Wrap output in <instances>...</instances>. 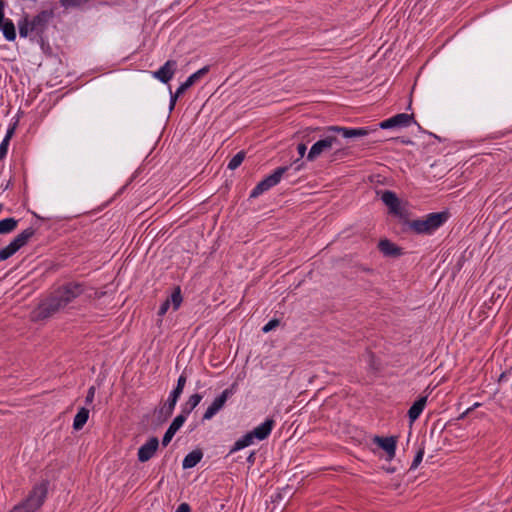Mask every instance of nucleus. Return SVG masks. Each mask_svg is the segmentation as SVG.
<instances>
[{"label":"nucleus","instance_id":"f257e3e1","mask_svg":"<svg viewBox=\"0 0 512 512\" xmlns=\"http://www.w3.org/2000/svg\"><path fill=\"white\" fill-rule=\"evenodd\" d=\"M84 289L80 283H68L55 290L48 298L43 300L34 315L37 319H46L64 309L75 298L83 293Z\"/></svg>","mask_w":512,"mask_h":512},{"label":"nucleus","instance_id":"f03ea898","mask_svg":"<svg viewBox=\"0 0 512 512\" xmlns=\"http://www.w3.org/2000/svg\"><path fill=\"white\" fill-rule=\"evenodd\" d=\"M333 151L331 154V161L342 160L348 155L346 148L342 146L341 141L336 135V132H328L324 138L315 142L307 154L308 161H314L324 153Z\"/></svg>","mask_w":512,"mask_h":512},{"label":"nucleus","instance_id":"7ed1b4c3","mask_svg":"<svg viewBox=\"0 0 512 512\" xmlns=\"http://www.w3.org/2000/svg\"><path fill=\"white\" fill-rule=\"evenodd\" d=\"M447 219V212H434L426 215L422 219L412 221L408 219V222H405V224L417 234H431L441 227Z\"/></svg>","mask_w":512,"mask_h":512},{"label":"nucleus","instance_id":"20e7f679","mask_svg":"<svg viewBox=\"0 0 512 512\" xmlns=\"http://www.w3.org/2000/svg\"><path fill=\"white\" fill-rule=\"evenodd\" d=\"M294 167L295 171H299L303 167V162L300 159L295 160L290 166L278 167L271 175L260 181L250 193V198H257L265 191L276 186L282 176L290 169Z\"/></svg>","mask_w":512,"mask_h":512},{"label":"nucleus","instance_id":"39448f33","mask_svg":"<svg viewBox=\"0 0 512 512\" xmlns=\"http://www.w3.org/2000/svg\"><path fill=\"white\" fill-rule=\"evenodd\" d=\"M381 200L387 206L389 214L397 217L404 224L405 222H408L410 212L408 210L407 204L401 202L395 192L390 190L382 191Z\"/></svg>","mask_w":512,"mask_h":512},{"label":"nucleus","instance_id":"423d86ee","mask_svg":"<svg viewBox=\"0 0 512 512\" xmlns=\"http://www.w3.org/2000/svg\"><path fill=\"white\" fill-rule=\"evenodd\" d=\"M47 495V488L44 484L35 486L28 497L20 503L27 512H35L38 510L45 501Z\"/></svg>","mask_w":512,"mask_h":512},{"label":"nucleus","instance_id":"0eeeda50","mask_svg":"<svg viewBox=\"0 0 512 512\" xmlns=\"http://www.w3.org/2000/svg\"><path fill=\"white\" fill-rule=\"evenodd\" d=\"M47 495V488L44 484L35 486L28 497L20 503L27 512H35L38 510L45 501Z\"/></svg>","mask_w":512,"mask_h":512},{"label":"nucleus","instance_id":"6e6552de","mask_svg":"<svg viewBox=\"0 0 512 512\" xmlns=\"http://www.w3.org/2000/svg\"><path fill=\"white\" fill-rule=\"evenodd\" d=\"M236 384L225 389L218 397H216L211 405L207 408L203 415V420L212 419L224 406L228 398L234 394Z\"/></svg>","mask_w":512,"mask_h":512},{"label":"nucleus","instance_id":"1a4fd4ad","mask_svg":"<svg viewBox=\"0 0 512 512\" xmlns=\"http://www.w3.org/2000/svg\"><path fill=\"white\" fill-rule=\"evenodd\" d=\"M413 122H415L413 114L399 113L389 119L382 121L379 124V127L381 129H390V128H395V127H408Z\"/></svg>","mask_w":512,"mask_h":512},{"label":"nucleus","instance_id":"9d476101","mask_svg":"<svg viewBox=\"0 0 512 512\" xmlns=\"http://www.w3.org/2000/svg\"><path fill=\"white\" fill-rule=\"evenodd\" d=\"M52 10H42L31 20L30 30H35L37 35H41L47 28L49 21L53 18Z\"/></svg>","mask_w":512,"mask_h":512},{"label":"nucleus","instance_id":"9b49d317","mask_svg":"<svg viewBox=\"0 0 512 512\" xmlns=\"http://www.w3.org/2000/svg\"><path fill=\"white\" fill-rule=\"evenodd\" d=\"M159 446L157 437H151L145 444L138 449V460L142 463L149 461L156 453Z\"/></svg>","mask_w":512,"mask_h":512},{"label":"nucleus","instance_id":"f8f14e48","mask_svg":"<svg viewBox=\"0 0 512 512\" xmlns=\"http://www.w3.org/2000/svg\"><path fill=\"white\" fill-rule=\"evenodd\" d=\"M177 63L175 60H168L163 66L153 73L154 78L162 83H168L174 76Z\"/></svg>","mask_w":512,"mask_h":512},{"label":"nucleus","instance_id":"ddd939ff","mask_svg":"<svg viewBox=\"0 0 512 512\" xmlns=\"http://www.w3.org/2000/svg\"><path fill=\"white\" fill-rule=\"evenodd\" d=\"M328 132H336L343 138L363 137L369 134V130L366 128H345L340 126H329Z\"/></svg>","mask_w":512,"mask_h":512},{"label":"nucleus","instance_id":"4468645a","mask_svg":"<svg viewBox=\"0 0 512 512\" xmlns=\"http://www.w3.org/2000/svg\"><path fill=\"white\" fill-rule=\"evenodd\" d=\"M373 442L382 448L387 454L388 458L392 459L396 452V438L395 437H380L375 436Z\"/></svg>","mask_w":512,"mask_h":512},{"label":"nucleus","instance_id":"2eb2a0df","mask_svg":"<svg viewBox=\"0 0 512 512\" xmlns=\"http://www.w3.org/2000/svg\"><path fill=\"white\" fill-rule=\"evenodd\" d=\"M184 414H179L174 418L170 426L168 427L167 431L165 432L163 439H162V445L167 446L170 441L172 440L173 436L176 434V432L182 427V425L185 422Z\"/></svg>","mask_w":512,"mask_h":512},{"label":"nucleus","instance_id":"dca6fc26","mask_svg":"<svg viewBox=\"0 0 512 512\" xmlns=\"http://www.w3.org/2000/svg\"><path fill=\"white\" fill-rule=\"evenodd\" d=\"M274 420L273 419H266L262 424L254 428L252 431H250L253 438H256L258 440H264L266 439L274 426Z\"/></svg>","mask_w":512,"mask_h":512},{"label":"nucleus","instance_id":"f3484780","mask_svg":"<svg viewBox=\"0 0 512 512\" xmlns=\"http://www.w3.org/2000/svg\"><path fill=\"white\" fill-rule=\"evenodd\" d=\"M379 251L388 257H398L402 254L401 249L388 239H382L378 243Z\"/></svg>","mask_w":512,"mask_h":512},{"label":"nucleus","instance_id":"a211bd4d","mask_svg":"<svg viewBox=\"0 0 512 512\" xmlns=\"http://www.w3.org/2000/svg\"><path fill=\"white\" fill-rule=\"evenodd\" d=\"M0 31L2 32L4 38L7 41L13 42L16 39V28L12 20L9 18H6L5 16L2 17L0 21Z\"/></svg>","mask_w":512,"mask_h":512},{"label":"nucleus","instance_id":"6ab92c4d","mask_svg":"<svg viewBox=\"0 0 512 512\" xmlns=\"http://www.w3.org/2000/svg\"><path fill=\"white\" fill-rule=\"evenodd\" d=\"M427 403V396L420 397L417 401L413 403V405L408 410V417L410 419V422H414L418 419V417L423 412L425 406Z\"/></svg>","mask_w":512,"mask_h":512},{"label":"nucleus","instance_id":"aec40b11","mask_svg":"<svg viewBox=\"0 0 512 512\" xmlns=\"http://www.w3.org/2000/svg\"><path fill=\"white\" fill-rule=\"evenodd\" d=\"M35 229L33 227H29L19 233L11 242L16 247L17 250H20L24 247L29 240L34 236Z\"/></svg>","mask_w":512,"mask_h":512},{"label":"nucleus","instance_id":"412c9836","mask_svg":"<svg viewBox=\"0 0 512 512\" xmlns=\"http://www.w3.org/2000/svg\"><path fill=\"white\" fill-rule=\"evenodd\" d=\"M35 229L33 227H29L19 233L11 242L16 247L17 250H20L24 247L29 240L34 236Z\"/></svg>","mask_w":512,"mask_h":512},{"label":"nucleus","instance_id":"4be33fe9","mask_svg":"<svg viewBox=\"0 0 512 512\" xmlns=\"http://www.w3.org/2000/svg\"><path fill=\"white\" fill-rule=\"evenodd\" d=\"M90 0H59V4L65 11L84 10L88 7Z\"/></svg>","mask_w":512,"mask_h":512},{"label":"nucleus","instance_id":"5701e85b","mask_svg":"<svg viewBox=\"0 0 512 512\" xmlns=\"http://www.w3.org/2000/svg\"><path fill=\"white\" fill-rule=\"evenodd\" d=\"M203 453L201 450H193L188 453L182 462V467L184 469H189L195 467L202 459Z\"/></svg>","mask_w":512,"mask_h":512},{"label":"nucleus","instance_id":"b1692460","mask_svg":"<svg viewBox=\"0 0 512 512\" xmlns=\"http://www.w3.org/2000/svg\"><path fill=\"white\" fill-rule=\"evenodd\" d=\"M202 395L196 393L191 395L188 400L183 404L181 414L186 418L201 402Z\"/></svg>","mask_w":512,"mask_h":512},{"label":"nucleus","instance_id":"393cba45","mask_svg":"<svg viewBox=\"0 0 512 512\" xmlns=\"http://www.w3.org/2000/svg\"><path fill=\"white\" fill-rule=\"evenodd\" d=\"M89 418V410L85 407H81L74 417L73 428L80 430L86 424Z\"/></svg>","mask_w":512,"mask_h":512},{"label":"nucleus","instance_id":"a878e982","mask_svg":"<svg viewBox=\"0 0 512 512\" xmlns=\"http://www.w3.org/2000/svg\"><path fill=\"white\" fill-rule=\"evenodd\" d=\"M18 29H19V35L22 38L28 37L30 33H35V30H30L31 23L29 16L26 14L22 17L21 20L18 21Z\"/></svg>","mask_w":512,"mask_h":512},{"label":"nucleus","instance_id":"bb28decb","mask_svg":"<svg viewBox=\"0 0 512 512\" xmlns=\"http://www.w3.org/2000/svg\"><path fill=\"white\" fill-rule=\"evenodd\" d=\"M253 436L251 435V433H247L245 434L243 437L239 438L233 445V447L231 448L230 450V454L231 453H234L236 451H239L245 447H248L249 445H251L253 443Z\"/></svg>","mask_w":512,"mask_h":512},{"label":"nucleus","instance_id":"cd10ccee","mask_svg":"<svg viewBox=\"0 0 512 512\" xmlns=\"http://www.w3.org/2000/svg\"><path fill=\"white\" fill-rule=\"evenodd\" d=\"M18 220L15 218H5L0 221V234H8L14 231L17 227Z\"/></svg>","mask_w":512,"mask_h":512},{"label":"nucleus","instance_id":"c85d7f7f","mask_svg":"<svg viewBox=\"0 0 512 512\" xmlns=\"http://www.w3.org/2000/svg\"><path fill=\"white\" fill-rule=\"evenodd\" d=\"M167 299H170V305L172 304L173 309L177 310L182 303V295L180 288L176 287L173 293Z\"/></svg>","mask_w":512,"mask_h":512},{"label":"nucleus","instance_id":"c756f323","mask_svg":"<svg viewBox=\"0 0 512 512\" xmlns=\"http://www.w3.org/2000/svg\"><path fill=\"white\" fill-rule=\"evenodd\" d=\"M245 159V152L240 151L238 152L228 163V169L235 170L237 169Z\"/></svg>","mask_w":512,"mask_h":512},{"label":"nucleus","instance_id":"7c9ffc66","mask_svg":"<svg viewBox=\"0 0 512 512\" xmlns=\"http://www.w3.org/2000/svg\"><path fill=\"white\" fill-rule=\"evenodd\" d=\"M18 250L13 245L12 242H10L6 247L0 250V261L7 260L11 256H13Z\"/></svg>","mask_w":512,"mask_h":512},{"label":"nucleus","instance_id":"2f4dec72","mask_svg":"<svg viewBox=\"0 0 512 512\" xmlns=\"http://www.w3.org/2000/svg\"><path fill=\"white\" fill-rule=\"evenodd\" d=\"M18 250L13 245L12 242H10L6 247L0 250V261L7 260L11 256H13Z\"/></svg>","mask_w":512,"mask_h":512},{"label":"nucleus","instance_id":"473e14b6","mask_svg":"<svg viewBox=\"0 0 512 512\" xmlns=\"http://www.w3.org/2000/svg\"><path fill=\"white\" fill-rule=\"evenodd\" d=\"M174 408H175V405H171L170 406V403H168V401H167L163 405V407L159 410V414L164 419H167V418H169L172 415V413L174 411Z\"/></svg>","mask_w":512,"mask_h":512},{"label":"nucleus","instance_id":"72a5a7b5","mask_svg":"<svg viewBox=\"0 0 512 512\" xmlns=\"http://www.w3.org/2000/svg\"><path fill=\"white\" fill-rule=\"evenodd\" d=\"M196 82L193 77L189 76L187 80L177 88V94L182 95L188 88H190Z\"/></svg>","mask_w":512,"mask_h":512},{"label":"nucleus","instance_id":"f704fd0d","mask_svg":"<svg viewBox=\"0 0 512 512\" xmlns=\"http://www.w3.org/2000/svg\"><path fill=\"white\" fill-rule=\"evenodd\" d=\"M181 394H182L181 391H179V390H177L175 388L173 389V391L170 393V395H169V397L167 399L168 403H170V406L171 405H175L176 406V403H177L178 399L180 398Z\"/></svg>","mask_w":512,"mask_h":512},{"label":"nucleus","instance_id":"c9c22d12","mask_svg":"<svg viewBox=\"0 0 512 512\" xmlns=\"http://www.w3.org/2000/svg\"><path fill=\"white\" fill-rule=\"evenodd\" d=\"M209 69H210L209 66H204L203 68L199 69L198 71H196L195 73H193L190 76L193 77L195 82H197L200 78H202L204 75H206L209 72Z\"/></svg>","mask_w":512,"mask_h":512},{"label":"nucleus","instance_id":"e433bc0d","mask_svg":"<svg viewBox=\"0 0 512 512\" xmlns=\"http://www.w3.org/2000/svg\"><path fill=\"white\" fill-rule=\"evenodd\" d=\"M279 323L280 322L278 319H272L266 325H264V327L262 328V331L264 333H268V332L272 331L273 329H275L279 325Z\"/></svg>","mask_w":512,"mask_h":512},{"label":"nucleus","instance_id":"4c0bfd02","mask_svg":"<svg viewBox=\"0 0 512 512\" xmlns=\"http://www.w3.org/2000/svg\"><path fill=\"white\" fill-rule=\"evenodd\" d=\"M186 382H187V377H186L185 373H182L177 380V385H176L175 389L183 392Z\"/></svg>","mask_w":512,"mask_h":512},{"label":"nucleus","instance_id":"58836bf2","mask_svg":"<svg viewBox=\"0 0 512 512\" xmlns=\"http://www.w3.org/2000/svg\"><path fill=\"white\" fill-rule=\"evenodd\" d=\"M423 455H424V451L423 450H419L416 454V456L414 457V460L411 464V469H415L418 467V465L421 463L422 459H423Z\"/></svg>","mask_w":512,"mask_h":512},{"label":"nucleus","instance_id":"ea45409f","mask_svg":"<svg viewBox=\"0 0 512 512\" xmlns=\"http://www.w3.org/2000/svg\"><path fill=\"white\" fill-rule=\"evenodd\" d=\"M8 145L9 142L7 141V139H3V141L0 144V160L6 156L8 151Z\"/></svg>","mask_w":512,"mask_h":512},{"label":"nucleus","instance_id":"a19ab883","mask_svg":"<svg viewBox=\"0 0 512 512\" xmlns=\"http://www.w3.org/2000/svg\"><path fill=\"white\" fill-rule=\"evenodd\" d=\"M170 307V299H166L160 306L159 308V311H158V315L159 316H163L166 314V312L168 311Z\"/></svg>","mask_w":512,"mask_h":512},{"label":"nucleus","instance_id":"79ce46f5","mask_svg":"<svg viewBox=\"0 0 512 512\" xmlns=\"http://www.w3.org/2000/svg\"><path fill=\"white\" fill-rule=\"evenodd\" d=\"M94 396H95V387L91 386L88 389V392H87V395H86V398H85L86 404H91L93 402V400H94Z\"/></svg>","mask_w":512,"mask_h":512},{"label":"nucleus","instance_id":"37998d69","mask_svg":"<svg viewBox=\"0 0 512 512\" xmlns=\"http://www.w3.org/2000/svg\"><path fill=\"white\" fill-rule=\"evenodd\" d=\"M176 512H191V508H190L189 504H187V503H181V504L177 507Z\"/></svg>","mask_w":512,"mask_h":512},{"label":"nucleus","instance_id":"c03bdc74","mask_svg":"<svg viewBox=\"0 0 512 512\" xmlns=\"http://www.w3.org/2000/svg\"><path fill=\"white\" fill-rule=\"evenodd\" d=\"M306 150H307V147H306V145L304 143L298 144L297 151H298V153L300 155V158H302L305 155Z\"/></svg>","mask_w":512,"mask_h":512},{"label":"nucleus","instance_id":"a18cd8bd","mask_svg":"<svg viewBox=\"0 0 512 512\" xmlns=\"http://www.w3.org/2000/svg\"><path fill=\"white\" fill-rule=\"evenodd\" d=\"M180 95L177 94V91L175 92V94L171 95V100H170V110H173L174 107H175V104H176V101H177V98L179 97Z\"/></svg>","mask_w":512,"mask_h":512},{"label":"nucleus","instance_id":"49530a36","mask_svg":"<svg viewBox=\"0 0 512 512\" xmlns=\"http://www.w3.org/2000/svg\"><path fill=\"white\" fill-rule=\"evenodd\" d=\"M180 95L177 94V91L175 92V94L171 95V100H170V110H173L174 107H175V104H176V101H177V98L179 97Z\"/></svg>","mask_w":512,"mask_h":512},{"label":"nucleus","instance_id":"de8ad7c7","mask_svg":"<svg viewBox=\"0 0 512 512\" xmlns=\"http://www.w3.org/2000/svg\"><path fill=\"white\" fill-rule=\"evenodd\" d=\"M13 133H14V128L13 127L8 129L4 139H7V141L9 142L11 137H12V135H13Z\"/></svg>","mask_w":512,"mask_h":512},{"label":"nucleus","instance_id":"09e8293b","mask_svg":"<svg viewBox=\"0 0 512 512\" xmlns=\"http://www.w3.org/2000/svg\"><path fill=\"white\" fill-rule=\"evenodd\" d=\"M254 460H255V453H254V452H252V453H250V455L248 456L247 461H248L249 463L253 464V463H254Z\"/></svg>","mask_w":512,"mask_h":512},{"label":"nucleus","instance_id":"8fccbe9b","mask_svg":"<svg viewBox=\"0 0 512 512\" xmlns=\"http://www.w3.org/2000/svg\"><path fill=\"white\" fill-rule=\"evenodd\" d=\"M505 375H506V373H505V372H504V373H502V374L500 375V380L505 379Z\"/></svg>","mask_w":512,"mask_h":512}]
</instances>
